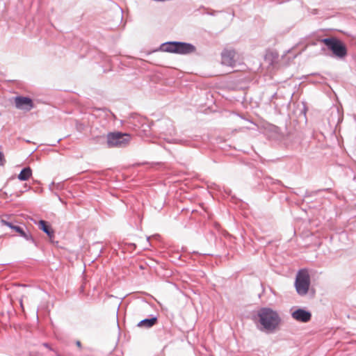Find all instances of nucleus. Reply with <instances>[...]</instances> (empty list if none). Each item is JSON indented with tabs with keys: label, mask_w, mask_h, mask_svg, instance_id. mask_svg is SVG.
Returning a JSON list of instances; mask_svg holds the SVG:
<instances>
[{
	"label": "nucleus",
	"mask_w": 356,
	"mask_h": 356,
	"mask_svg": "<svg viewBox=\"0 0 356 356\" xmlns=\"http://www.w3.org/2000/svg\"><path fill=\"white\" fill-rule=\"evenodd\" d=\"M259 323L268 332H275L281 323L278 313L268 307H262L258 311Z\"/></svg>",
	"instance_id": "f257e3e1"
},
{
	"label": "nucleus",
	"mask_w": 356,
	"mask_h": 356,
	"mask_svg": "<svg viewBox=\"0 0 356 356\" xmlns=\"http://www.w3.org/2000/svg\"><path fill=\"white\" fill-rule=\"evenodd\" d=\"M160 49L164 52L177 54H189L195 51V47L188 42L170 41L163 43Z\"/></svg>",
	"instance_id": "f03ea898"
},
{
	"label": "nucleus",
	"mask_w": 356,
	"mask_h": 356,
	"mask_svg": "<svg viewBox=\"0 0 356 356\" xmlns=\"http://www.w3.org/2000/svg\"><path fill=\"white\" fill-rule=\"evenodd\" d=\"M321 42L325 44L329 50H330L334 56L343 58L347 55V49L346 45L336 38H327L321 40Z\"/></svg>",
	"instance_id": "7ed1b4c3"
},
{
	"label": "nucleus",
	"mask_w": 356,
	"mask_h": 356,
	"mask_svg": "<svg viewBox=\"0 0 356 356\" xmlns=\"http://www.w3.org/2000/svg\"><path fill=\"white\" fill-rule=\"evenodd\" d=\"M310 286V277L306 269L300 270L296 277L295 287L298 295L305 296Z\"/></svg>",
	"instance_id": "20e7f679"
},
{
	"label": "nucleus",
	"mask_w": 356,
	"mask_h": 356,
	"mask_svg": "<svg viewBox=\"0 0 356 356\" xmlns=\"http://www.w3.org/2000/svg\"><path fill=\"white\" fill-rule=\"evenodd\" d=\"M106 138L108 147H124L129 144L131 136L121 132H113L108 134Z\"/></svg>",
	"instance_id": "39448f33"
},
{
	"label": "nucleus",
	"mask_w": 356,
	"mask_h": 356,
	"mask_svg": "<svg viewBox=\"0 0 356 356\" xmlns=\"http://www.w3.org/2000/svg\"><path fill=\"white\" fill-rule=\"evenodd\" d=\"M15 104L17 108L26 111H29L33 108L32 99L27 97H16L15 98Z\"/></svg>",
	"instance_id": "423d86ee"
},
{
	"label": "nucleus",
	"mask_w": 356,
	"mask_h": 356,
	"mask_svg": "<svg viewBox=\"0 0 356 356\" xmlns=\"http://www.w3.org/2000/svg\"><path fill=\"white\" fill-rule=\"evenodd\" d=\"M235 55L236 52L234 50L225 49L221 54L222 64L229 67H234L236 65Z\"/></svg>",
	"instance_id": "0eeeda50"
},
{
	"label": "nucleus",
	"mask_w": 356,
	"mask_h": 356,
	"mask_svg": "<svg viewBox=\"0 0 356 356\" xmlns=\"http://www.w3.org/2000/svg\"><path fill=\"white\" fill-rule=\"evenodd\" d=\"M293 318L299 322L307 323L311 320L312 314L304 309H298L292 312Z\"/></svg>",
	"instance_id": "6e6552de"
},
{
	"label": "nucleus",
	"mask_w": 356,
	"mask_h": 356,
	"mask_svg": "<svg viewBox=\"0 0 356 356\" xmlns=\"http://www.w3.org/2000/svg\"><path fill=\"white\" fill-rule=\"evenodd\" d=\"M15 231L17 232L19 234V236L24 238L25 240L31 242L35 245H37L36 241H35V239L33 238V237L29 231H24V229L19 226H17L16 228H15Z\"/></svg>",
	"instance_id": "1a4fd4ad"
},
{
	"label": "nucleus",
	"mask_w": 356,
	"mask_h": 356,
	"mask_svg": "<svg viewBox=\"0 0 356 356\" xmlns=\"http://www.w3.org/2000/svg\"><path fill=\"white\" fill-rule=\"evenodd\" d=\"M39 228L42 230L49 238L54 236V232L46 221L40 220L38 223Z\"/></svg>",
	"instance_id": "9d476101"
},
{
	"label": "nucleus",
	"mask_w": 356,
	"mask_h": 356,
	"mask_svg": "<svg viewBox=\"0 0 356 356\" xmlns=\"http://www.w3.org/2000/svg\"><path fill=\"white\" fill-rule=\"evenodd\" d=\"M32 175V170L30 167L24 168L17 176L20 181H27Z\"/></svg>",
	"instance_id": "9b49d317"
},
{
	"label": "nucleus",
	"mask_w": 356,
	"mask_h": 356,
	"mask_svg": "<svg viewBox=\"0 0 356 356\" xmlns=\"http://www.w3.org/2000/svg\"><path fill=\"white\" fill-rule=\"evenodd\" d=\"M157 322V318L156 316L152 317L150 318H145L140 321L138 323V327H145L147 328L152 327Z\"/></svg>",
	"instance_id": "f8f14e48"
},
{
	"label": "nucleus",
	"mask_w": 356,
	"mask_h": 356,
	"mask_svg": "<svg viewBox=\"0 0 356 356\" xmlns=\"http://www.w3.org/2000/svg\"><path fill=\"white\" fill-rule=\"evenodd\" d=\"M1 222L2 225H6L13 230H15V228L17 227V225H14L10 222L6 221L5 220H1Z\"/></svg>",
	"instance_id": "ddd939ff"
},
{
	"label": "nucleus",
	"mask_w": 356,
	"mask_h": 356,
	"mask_svg": "<svg viewBox=\"0 0 356 356\" xmlns=\"http://www.w3.org/2000/svg\"><path fill=\"white\" fill-rule=\"evenodd\" d=\"M6 160L3 152H0V166L4 165Z\"/></svg>",
	"instance_id": "4468645a"
},
{
	"label": "nucleus",
	"mask_w": 356,
	"mask_h": 356,
	"mask_svg": "<svg viewBox=\"0 0 356 356\" xmlns=\"http://www.w3.org/2000/svg\"><path fill=\"white\" fill-rule=\"evenodd\" d=\"M166 140L168 142V143H178V140L177 139H175V138H172V139H166Z\"/></svg>",
	"instance_id": "2eb2a0df"
},
{
	"label": "nucleus",
	"mask_w": 356,
	"mask_h": 356,
	"mask_svg": "<svg viewBox=\"0 0 356 356\" xmlns=\"http://www.w3.org/2000/svg\"><path fill=\"white\" fill-rule=\"evenodd\" d=\"M42 346H44V347H46V348H48V349H49L50 350H54L50 347L49 344V343H42Z\"/></svg>",
	"instance_id": "dca6fc26"
},
{
	"label": "nucleus",
	"mask_w": 356,
	"mask_h": 356,
	"mask_svg": "<svg viewBox=\"0 0 356 356\" xmlns=\"http://www.w3.org/2000/svg\"><path fill=\"white\" fill-rule=\"evenodd\" d=\"M76 343L78 347H81V342L79 341H77Z\"/></svg>",
	"instance_id": "f3484780"
},
{
	"label": "nucleus",
	"mask_w": 356,
	"mask_h": 356,
	"mask_svg": "<svg viewBox=\"0 0 356 356\" xmlns=\"http://www.w3.org/2000/svg\"><path fill=\"white\" fill-rule=\"evenodd\" d=\"M20 305L22 307V299H20Z\"/></svg>",
	"instance_id": "a211bd4d"
},
{
	"label": "nucleus",
	"mask_w": 356,
	"mask_h": 356,
	"mask_svg": "<svg viewBox=\"0 0 356 356\" xmlns=\"http://www.w3.org/2000/svg\"><path fill=\"white\" fill-rule=\"evenodd\" d=\"M56 356H62V355H60V354H58V353H56Z\"/></svg>",
	"instance_id": "6ab92c4d"
}]
</instances>
